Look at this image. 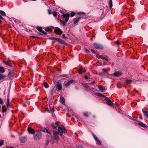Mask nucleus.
Masks as SVG:
<instances>
[{"mask_svg": "<svg viewBox=\"0 0 148 148\" xmlns=\"http://www.w3.org/2000/svg\"><path fill=\"white\" fill-rule=\"evenodd\" d=\"M55 32L58 34H61L63 32L60 28H58L55 30Z\"/></svg>", "mask_w": 148, "mask_h": 148, "instance_id": "nucleus-9", "label": "nucleus"}, {"mask_svg": "<svg viewBox=\"0 0 148 148\" xmlns=\"http://www.w3.org/2000/svg\"><path fill=\"white\" fill-rule=\"evenodd\" d=\"M86 51L87 52H88V50H87V49H86Z\"/></svg>", "mask_w": 148, "mask_h": 148, "instance_id": "nucleus-56", "label": "nucleus"}, {"mask_svg": "<svg viewBox=\"0 0 148 148\" xmlns=\"http://www.w3.org/2000/svg\"><path fill=\"white\" fill-rule=\"evenodd\" d=\"M109 7L110 9H111L112 7V0H110L109 2Z\"/></svg>", "mask_w": 148, "mask_h": 148, "instance_id": "nucleus-24", "label": "nucleus"}, {"mask_svg": "<svg viewBox=\"0 0 148 148\" xmlns=\"http://www.w3.org/2000/svg\"><path fill=\"white\" fill-rule=\"evenodd\" d=\"M41 130L42 132L45 133H48L49 134H50V133L47 130L45 127L42 128Z\"/></svg>", "mask_w": 148, "mask_h": 148, "instance_id": "nucleus-20", "label": "nucleus"}, {"mask_svg": "<svg viewBox=\"0 0 148 148\" xmlns=\"http://www.w3.org/2000/svg\"><path fill=\"white\" fill-rule=\"evenodd\" d=\"M102 70L104 71H105L106 72H107V71L106 70V69H103Z\"/></svg>", "mask_w": 148, "mask_h": 148, "instance_id": "nucleus-50", "label": "nucleus"}, {"mask_svg": "<svg viewBox=\"0 0 148 148\" xmlns=\"http://www.w3.org/2000/svg\"><path fill=\"white\" fill-rule=\"evenodd\" d=\"M0 18H1V19L2 20H3L4 19L0 15Z\"/></svg>", "mask_w": 148, "mask_h": 148, "instance_id": "nucleus-49", "label": "nucleus"}, {"mask_svg": "<svg viewBox=\"0 0 148 148\" xmlns=\"http://www.w3.org/2000/svg\"><path fill=\"white\" fill-rule=\"evenodd\" d=\"M84 115L86 116H88V113L87 112H85L84 113Z\"/></svg>", "mask_w": 148, "mask_h": 148, "instance_id": "nucleus-41", "label": "nucleus"}, {"mask_svg": "<svg viewBox=\"0 0 148 148\" xmlns=\"http://www.w3.org/2000/svg\"><path fill=\"white\" fill-rule=\"evenodd\" d=\"M62 16L63 17V18H65L66 22H67L69 20V14L67 13L66 14L63 13L62 14Z\"/></svg>", "mask_w": 148, "mask_h": 148, "instance_id": "nucleus-5", "label": "nucleus"}, {"mask_svg": "<svg viewBox=\"0 0 148 148\" xmlns=\"http://www.w3.org/2000/svg\"><path fill=\"white\" fill-rule=\"evenodd\" d=\"M146 110H143V111H146Z\"/></svg>", "mask_w": 148, "mask_h": 148, "instance_id": "nucleus-60", "label": "nucleus"}, {"mask_svg": "<svg viewBox=\"0 0 148 148\" xmlns=\"http://www.w3.org/2000/svg\"><path fill=\"white\" fill-rule=\"evenodd\" d=\"M73 80H71L67 82L65 84V86L66 87H68L71 84L73 83Z\"/></svg>", "mask_w": 148, "mask_h": 148, "instance_id": "nucleus-18", "label": "nucleus"}, {"mask_svg": "<svg viewBox=\"0 0 148 148\" xmlns=\"http://www.w3.org/2000/svg\"><path fill=\"white\" fill-rule=\"evenodd\" d=\"M93 45L94 47L97 49H101L103 48V47L101 45L98 43H94Z\"/></svg>", "mask_w": 148, "mask_h": 148, "instance_id": "nucleus-4", "label": "nucleus"}, {"mask_svg": "<svg viewBox=\"0 0 148 148\" xmlns=\"http://www.w3.org/2000/svg\"><path fill=\"white\" fill-rule=\"evenodd\" d=\"M91 51L93 53H95V52H96L95 51V50H94V49H91Z\"/></svg>", "mask_w": 148, "mask_h": 148, "instance_id": "nucleus-44", "label": "nucleus"}, {"mask_svg": "<svg viewBox=\"0 0 148 148\" xmlns=\"http://www.w3.org/2000/svg\"><path fill=\"white\" fill-rule=\"evenodd\" d=\"M83 86L87 90H90L91 89V88L88 85L84 84L83 85Z\"/></svg>", "mask_w": 148, "mask_h": 148, "instance_id": "nucleus-21", "label": "nucleus"}, {"mask_svg": "<svg viewBox=\"0 0 148 148\" xmlns=\"http://www.w3.org/2000/svg\"><path fill=\"white\" fill-rule=\"evenodd\" d=\"M48 143H49V141H47V144Z\"/></svg>", "mask_w": 148, "mask_h": 148, "instance_id": "nucleus-59", "label": "nucleus"}, {"mask_svg": "<svg viewBox=\"0 0 148 148\" xmlns=\"http://www.w3.org/2000/svg\"><path fill=\"white\" fill-rule=\"evenodd\" d=\"M1 20H0V23H1Z\"/></svg>", "mask_w": 148, "mask_h": 148, "instance_id": "nucleus-61", "label": "nucleus"}, {"mask_svg": "<svg viewBox=\"0 0 148 148\" xmlns=\"http://www.w3.org/2000/svg\"><path fill=\"white\" fill-rule=\"evenodd\" d=\"M84 77L85 79H88V77H87V76L86 75H85L84 76Z\"/></svg>", "mask_w": 148, "mask_h": 148, "instance_id": "nucleus-46", "label": "nucleus"}, {"mask_svg": "<svg viewBox=\"0 0 148 148\" xmlns=\"http://www.w3.org/2000/svg\"><path fill=\"white\" fill-rule=\"evenodd\" d=\"M48 12H49V14H51V11L49 10H48Z\"/></svg>", "mask_w": 148, "mask_h": 148, "instance_id": "nucleus-51", "label": "nucleus"}, {"mask_svg": "<svg viewBox=\"0 0 148 148\" xmlns=\"http://www.w3.org/2000/svg\"><path fill=\"white\" fill-rule=\"evenodd\" d=\"M36 29L39 32V33L40 34L42 35H45L47 34V33L44 31L42 30V29L41 27L37 26L36 27Z\"/></svg>", "mask_w": 148, "mask_h": 148, "instance_id": "nucleus-3", "label": "nucleus"}, {"mask_svg": "<svg viewBox=\"0 0 148 148\" xmlns=\"http://www.w3.org/2000/svg\"><path fill=\"white\" fill-rule=\"evenodd\" d=\"M56 125H58V122H57L56 123Z\"/></svg>", "mask_w": 148, "mask_h": 148, "instance_id": "nucleus-54", "label": "nucleus"}, {"mask_svg": "<svg viewBox=\"0 0 148 148\" xmlns=\"http://www.w3.org/2000/svg\"><path fill=\"white\" fill-rule=\"evenodd\" d=\"M52 110H54V108H52Z\"/></svg>", "mask_w": 148, "mask_h": 148, "instance_id": "nucleus-63", "label": "nucleus"}, {"mask_svg": "<svg viewBox=\"0 0 148 148\" xmlns=\"http://www.w3.org/2000/svg\"><path fill=\"white\" fill-rule=\"evenodd\" d=\"M58 134L56 133V132H54L53 130V135L54 136V138L55 140H59V136L58 135Z\"/></svg>", "mask_w": 148, "mask_h": 148, "instance_id": "nucleus-8", "label": "nucleus"}, {"mask_svg": "<svg viewBox=\"0 0 148 148\" xmlns=\"http://www.w3.org/2000/svg\"><path fill=\"white\" fill-rule=\"evenodd\" d=\"M20 142L21 143H24L26 142L27 140L26 136L20 137L19 138Z\"/></svg>", "mask_w": 148, "mask_h": 148, "instance_id": "nucleus-6", "label": "nucleus"}, {"mask_svg": "<svg viewBox=\"0 0 148 148\" xmlns=\"http://www.w3.org/2000/svg\"><path fill=\"white\" fill-rule=\"evenodd\" d=\"M93 136L95 140L97 139V138H98L94 134H93Z\"/></svg>", "mask_w": 148, "mask_h": 148, "instance_id": "nucleus-42", "label": "nucleus"}, {"mask_svg": "<svg viewBox=\"0 0 148 148\" xmlns=\"http://www.w3.org/2000/svg\"><path fill=\"white\" fill-rule=\"evenodd\" d=\"M0 103L1 104H3V102L2 99L0 98Z\"/></svg>", "mask_w": 148, "mask_h": 148, "instance_id": "nucleus-40", "label": "nucleus"}, {"mask_svg": "<svg viewBox=\"0 0 148 148\" xmlns=\"http://www.w3.org/2000/svg\"><path fill=\"white\" fill-rule=\"evenodd\" d=\"M31 37H33V38H35L36 37L33 36H31Z\"/></svg>", "mask_w": 148, "mask_h": 148, "instance_id": "nucleus-58", "label": "nucleus"}, {"mask_svg": "<svg viewBox=\"0 0 148 148\" xmlns=\"http://www.w3.org/2000/svg\"><path fill=\"white\" fill-rule=\"evenodd\" d=\"M144 115L145 117L148 118V112H143Z\"/></svg>", "mask_w": 148, "mask_h": 148, "instance_id": "nucleus-27", "label": "nucleus"}, {"mask_svg": "<svg viewBox=\"0 0 148 148\" xmlns=\"http://www.w3.org/2000/svg\"><path fill=\"white\" fill-rule=\"evenodd\" d=\"M53 29V27L52 26L47 27L45 28V30L46 32H51L52 31V29Z\"/></svg>", "mask_w": 148, "mask_h": 148, "instance_id": "nucleus-14", "label": "nucleus"}, {"mask_svg": "<svg viewBox=\"0 0 148 148\" xmlns=\"http://www.w3.org/2000/svg\"><path fill=\"white\" fill-rule=\"evenodd\" d=\"M59 42H60L61 44H64V45H66V42H65L63 40H62L61 39H60V40Z\"/></svg>", "mask_w": 148, "mask_h": 148, "instance_id": "nucleus-26", "label": "nucleus"}, {"mask_svg": "<svg viewBox=\"0 0 148 148\" xmlns=\"http://www.w3.org/2000/svg\"><path fill=\"white\" fill-rule=\"evenodd\" d=\"M78 71L79 74H82L86 71V70L83 68H80L78 70Z\"/></svg>", "mask_w": 148, "mask_h": 148, "instance_id": "nucleus-12", "label": "nucleus"}, {"mask_svg": "<svg viewBox=\"0 0 148 148\" xmlns=\"http://www.w3.org/2000/svg\"><path fill=\"white\" fill-rule=\"evenodd\" d=\"M60 21L61 22V23L64 26L65 25V24H66V22H65L64 21H62L61 20H60Z\"/></svg>", "mask_w": 148, "mask_h": 148, "instance_id": "nucleus-35", "label": "nucleus"}, {"mask_svg": "<svg viewBox=\"0 0 148 148\" xmlns=\"http://www.w3.org/2000/svg\"><path fill=\"white\" fill-rule=\"evenodd\" d=\"M47 111H49L48 109H47Z\"/></svg>", "mask_w": 148, "mask_h": 148, "instance_id": "nucleus-62", "label": "nucleus"}, {"mask_svg": "<svg viewBox=\"0 0 148 148\" xmlns=\"http://www.w3.org/2000/svg\"><path fill=\"white\" fill-rule=\"evenodd\" d=\"M52 128L53 129V130L54 131V132H56V129L57 127L56 126H54L53 125H52Z\"/></svg>", "mask_w": 148, "mask_h": 148, "instance_id": "nucleus-30", "label": "nucleus"}, {"mask_svg": "<svg viewBox=\"0 0 148 148\" xmlns=\"http://www.w3.org/2000/svg\"><path fill=\"white\" fill-rule=\"evenodd\" d=\"M60 38H56V39L55 40H56L57 41L59 42V41H60Z\"/></svg>", "mask_w": 148, "mask_h": 148, "instance_id": "nucleus-45", "label": "nucleus"}, {"mask_svg": "<svg viewBox=\"0 0 148 148\" xmlns=\"http://www.w3.org/2000/svg\"><path fill=\"white\" fill-rule=\"evenodd\" d=\"M6 76L0 74V80L2 79L3 78L5 77Z\"/></svg>", "mask_w": 148, "mask_h": 148, "instance_id": "nucleus-33", "label": "nucleus"}, {"mask_svg": "<svg viewBox=\"0 0 148 148\" xmlns=\"http://www.w3.org/2000/svg\"><path fill=\"white\" fill-rule=\"evenodd\" d=\"M53 16L55 17L57 16V13L56 12H54L53 13Z\"/></svg>", "mask_w": 148, "mask_h": 148, "instance_id": "nucleus-38", "label": "nucleus"}, {"mask_svg": "<svg viewBox=\"0 0 148 148\" xmlns=\"http://www.w3.org/2000/svg\"><path fill=\"white\" fill-rule=\"evenodd\" d=\"M56 88L57 89L59 90H62V86L60 82L59 81L58 82Z\"/></svg>", "mask_w": 148, "mask_h": 148, "instance_id": "nucleus-7", "label": "nucleus"}, {"mask_svg": "<svg viewBox=\"0 0 148 148\" xmlns=\"http://www.w3.org/2000/svg\"><path fill=\"white\" fill-rule=\"evenodd\" d=\"M95 95H97V96H99L100 97L102 96H103V95L99 93H96L95 94Z\"/></svg>", "mask_w": 148, "mask_h": 148, "instance_id": "nucleus-36", "label": "nucleus"}, {"mask_svg": "<svg viewBox=\"0 0 148 148\" xmlns=\"http://www.w3.org/2000/svg\"><path fill=\"white\" fill-rule=\"evenodd\" d=\"M5 71V69L4 68L1 66L0 67V72L1 73H4Z\"/></svg>", "mask_w": 148, "mask_h": 148, "instance_id": "nucleus-23", "label": "nucleus"}, {"mask_svg": "<svg viewBox=\"0 0 148 148\" xmlns=\"http://www.w3.org/2000/svg\"><path fill=\"white\" fill-rule=\"evenodd\" d=\"M56 38H54V37H51V38H50V39L51 40H55Z\"/></svg>", "mask_w": 148, "mask_h": 148, "instance_id": "nucleus-48", "label": "nucleus"}, {"mask_svg": "<svg viewBox=\"0 0 148 148\" xmlns=\"http://www.w3.org/2000/svg\"><path fill=\"white\" fill-rule=\"evenodd\" d=\"M60 102L62 104H64L65 103V99L63 97H61L60 100Z\"/></svg>", "mask_w": 148, "mask_h": 148, "instance_id": "nucleus-22", "label": "nucleus"}, {"mask_svg": "<svg viewBox=\"0 0 148 148\" xmlns=\"http://www.w3.org/2000/svg\"><path fill=\"white\" fill-rule=\"evenodd\" d=\"M43 85L46 88H47L49 87V85L46 83H44V84Z\"/></svg>", "mask_w": 148, "mask_h": 148, "instance_id": "nucleus-31", "label": "nucleus"}, {"mask_svg": "<svg viewBox=\"0 0 148 148\" xmlns=\"http://www.w3.org/2000/svg\"><path fill=\"white\" fill-rule=\"evenodd\" d=\"M98 88L99 90L102 92H104L105 91V90L103 88V86L101 85H100L98 87Z\"/></svg>", "mask_w": 148, "mask_h": 148, "instance_id": "nucleus-19", "label": "nucleus"}, {"mask_svg": "<svg viewBox=\"0 0 148 148\" xmlns=\"http://www.w3.org/2000/svg\"><path fill=\"white\" fill-rule=\"evenodd\" d=\"M28 132L32 134H34L35 133V131L32 128L30 127H28L27 129Z\"/></svg>", "mask_w": 148, "mask_h": 148, "instance_id": "nucleus-10", "label": "nucleus"}, {"mask_svg": "<svg viewBox=\"0 0 148 148\" xmlns=\"http://www.w3.org/2000/svg\"><path fill=\"white\" fill-rule=\"evenodd\" d=\"M126 81V83L127 84H131L132 82V81L131 79H127Z\"/></svg>", "mask_w": 148, "mask_h": 148, "instance_id": "nucleus-28", "label": "nucleus"}, {"mask_svg": "<svg viewBox=\"0 0 148 148\" xmlns=\"http://www.w3.org/2000/svg\"><path fill=\"white\" fill-rule=\"evenodd\" d=\"M136 123L138 125H140L141 126L143 127H147V126L145 124L143 123L142 122L140 121H137V122Z\"/></svg>", "mask_w": 148, "mask_h": 148, "instance_id": "nucleus-13", "label": "nucleus"}, {"mask_svg": "<svg viewBox=\"0 0 148 148\" xmlns=\"http://www.w3.org/2000/svg\"><path fill=\"white\" fill-rule=\"evenodd\" d=\"M42 134L41 132H38L34 136V138L36 140L40 139L41 138Z\"/></svg>", "mask_w": 148, "mask_h": 148, "instance_id": "nucleus-2", "label": "nucleus"}, {"mask_svg": "<svg viewBox=\"0 0 148 148\" xmlns=\"http://www.w3.org/2000/svg\"><path fill=\"white\" fill-rule=\"evenodd\" d=\"M94 83V82H91V84H93Z\"/></svg>", "mask_w": 148, "mask_h": 148, "instance_id": "nucleus-55", "label": "nucleus"}, {"mask_svg": "<svg viewBox=\"0 0 148 148\" xmlns=\"http://www.w3.org/2000/svg\"><path fill=\"white\" fill-rule=\"evenodd\" d=\"M3 107H4V106H3L2 107V111H6V110H3Z\"/></svg>", "mask_w": 148, "mask_h": 148, "instance_id": "nucleus-53", "label": "nucleus"}, {"mask_svg": "<svg viewBox=\"0 0 148 148\" xmlns=\"http://www.w3.org/2000/svg\"><path fill=\"white\" fill-rule=\"evenodd\" d=\"M0 14L3 16H5V13L3 11L0 10Z\"/></svg>", "mask_w": 148, "mask_h": 148, "instance_id": "nucleus-25", "label": "nucleus"}, {"mask_svg": "<svg viewBox=\"0 0 148 148\" xmlns=\"http://www.w3.org/2000/svg\"><path fill=\"white\" fill-rule=\"evenodd\" d=\"M9 148H14V147H10Z\"/></svg>", "mask_w": 148, "mask_h": 148, "instance_id": "nucleus-57", "label": "nucleus"}, {"mask_svg": "<svg viewBox=\"0 0 148 148\" xmlns=\"http://www.w3.org/2000/svg\"><path fill=\"white\" fill-rule=\"evenodd\" d=\"M107 74H108V71H107V72H106Z\"/></svg>", "mask_w": 148, "mask_h": 148, "instance_id": "nucleus-64", "label": "nucleus"}, {"mask_svg": "<svg viewBox=\"0 0 148 148\" xmlns=\"http://www.w3.org/2000/svg\"><path fill=\"white\" fill-rule=\"evenodd\" d=\"M75 13L74 12H72L71 13V17H73L75 15Z\"/></svg>", "mask_w": 148, "mask_h": 148, "instance_id": "nucleus-39", "label": "nucleus"}, {"mask_svg": "<svg viewBox=\"0 0 148 148\" xmlns=\"http://www.w3.org/2000/svg\"><path fill=\"white\" fill-rule=\"evenodd\" d=\"M115 43L117 45H119V42H118V41H116L115 42Z\"/></svg>", "mask_w": 148, "mask_h": 148, "instance_id": "nucleus-47", "label": "nucleus"}, {"mask_svg": "<svg viewBox=\"0 0 148 148\" xmlns=\"http://www.w3.org/2000/svg\"><path fill=\"white\" fill-rule=\"evenodd\" d=\"M99 58L103 60H105L107 61H108V60L103 55H100Z\"/></svg>", "mask_w": 148, "mask_h": 148, "instance_id": "nucleus-17", "label": "nucleus"}, {"mask_svg": "<svg viewBox=\"0 0 148 148\" xmlns=\"http://www.w3.org/2000/svg\"><path fill=\"white\" fill-rule=\"evenodd\" d=\"M3 62L5 64L10 66V67H11L12 66V65L11 64H9L7 61H4Z\"/></svg>", "mask_w": 148, "mask_h": 148, "instance_id": "nucleus-32", "label": "nucleus"}, {"mask_svg": "<svg viewBox=\"0 0 148 148\" xmlns=\"http://www.w3.org/2000/svg\"><path fill=\"white\" fill-rule=\"evenodd\" d=\"M81 17H79L77 18H76L74 19V24H76L81 19Z\"/></svg>", "mask_w": 148, "mask_h": 148, "instance_id": "nucleus-16", "label": "nucleus"}, {"mask_svg": "<svg viewBox=\"0 0 148 148\" xmlns=\"http://www.w3.org/2000/svg\"><path fill=\"white\" fill-rule=\"evenodd\" d=\"M78 14H85V13L83 12H80L79 13H78Z\"/></svg>", "mask_w": 148, "mask_h": 148, "instance_id": "nucleus-43", "label": "nucleus"}, {"mask_svg": "<svg viewBox=\"0 0 148 148\" xmlns=\"http://www.w3.org/2000/svg\"><path fill=\"white\" fill-rule=\"evenodd\" d=\"M106 100L107 101L108 104L110 106H112L113 103L108 98H107L106 99Z\"/></svg>", "mask_w": 148, "mask_h": 148, "instance_id": "nucleus-15", "label": "nucleus"}, {"mask_svg": "<svg viewBox=\"0 0 148 148\" xmlns=\"http://www.w3.org/2000/svg\"><path fill=\"white\" fill-rule=\"evenodd\" d=\"M3 143V141L2 140H0V147L2 145Z\"/></svg>", "mask_w": 148, "mask_h": 148, "instance_id": "nucleus-37", "label": "nucleus"}, {"mask_svg": "<svg viewBox=\"0 0 148 148\" xmlns=\"http://www.w3.org/2000/svg\"><path fill=\"white\" fill-rule=\"evenodd\" d=\"M9 103V98H8L7 99V101L6 103V106H7V107H8H8Z\"/></svg>", "mask_w": 148, "mask_h": 148, "instance_id": "nucleus-34", "label": "nucleus"}, {"mask_svg": "<svg viewBox=\"0 0 148 148\" xmlns=\"http://www.w3.org/2000/svg\"><path fill=\"white\" fill-rule=\"evenodd\" d=\"M62 37H63V38H66L65 35L64 34H63L62 35Z\"/></svg>", "mask_w": 148, "mask_h": 148, "instance_id": "nucleus-52", "label": "nucleus"}, {"mask_svg": "<svg viewBox=\"0 0 148 148\" xmlns=\"http://www.w3.org/2000/svg\"><path fill=\"white\" fill-rule=\"evenodd\" d=\"M122 74V73L121 72L117 71L114 72L113 74L115 76L119 77Z\"/></svg>", "mask_w": 148, "mask_h": 148, "instance_id": "nucleus-11", "label": "nucleus"}, {"mask_svg": "<svg viewBox=\"0 0 148 148\" xmlns=\"http://www.w3.org/2000/svg\"><path fill=\"white\" fill-rule=\"evenodd\" d=\"M97 142V144L100 145L101 144V142L98 139V138H97V139L95 140Z\"/></svg>", "mask_w": 148, "mask_h": 148, "instance_id": "nucleus-29", "label": "nucleus"}, {"mask_svg": "<svg viewBox=\"0 0 148 148\" xmlns=\"http://www.w3.org/2000/svg\"><path fill=\"white\" fill-rule=\"evenodd\" d=\"M58 130L56 131V133L58 134H61L63 133H65L66 132V131L64 127L62 125L58 127Z\"/></svg>", "mask_w": 148, "mask_h": 148, "instance_id": "nucleus-1", "label": "nucleus"}]
</instances>
